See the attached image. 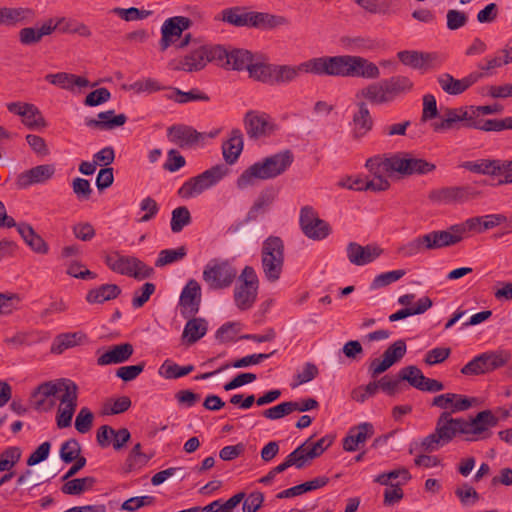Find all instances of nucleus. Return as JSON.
<instances>
[{
    "instance_id": "20",
    "label": "nucleus",
    "mask_w": 512,
    "mask_h": 512,
    "mask_svg": "<svg viewBox=\"0 0 512 512\" xmlns=\"http://www.w3.org/2000/svg\"><path fill=\"white\" fill-rule=\"evenodd\" d=\"M333 439L324 436L315 443L312 444L311 447L308 446L309 440L298 446L293 453H298L296 459L298 460V464L302 469L309 465V463L319 457L331 444Z\"/></svg>"
},
{
    "instance_id": "45",
    "label": "nucleus",
    "mask_w": 512,
    "mask_h": 512,
    "mask_svg": "<svg viewBox=\"0 0 512 512\" xmlns=\"http://www.w3.org/2000/svg\"><path fill=\"white\" fill-rule=\"evenodd\" d=\"M273 67L272 64L251 61L247 71L249 77L263 83L273 84Z\"/></svg>"
},
{
    "instance_id": "26",
    "label": "nucleus",
    "mask_w": 512,
    "mask_h": 512,
    "mask_svg": "<svg viewBox=\"0 0 512 512\" xmlns=\"http://www.w3.org/2000/svg\"><path fill=\"white\" fill-rule=\"evenodd\" d=\"M57 395V386L55 381H47L40 384L32 393L34 407L37 410L48 411L53 408L55 402L51 397Z\"/></svg>"
},
{
    "instance_id": "58",
    "label": "nucleus",
    "mask_w": 512,
    "mask_h": 512,
    "mask_svg": "<svg viewBox=\"0 0 512 512\" xmlns=\"http://www.w3.org/2000/svg\"><path fill=\"white\" fill-rule=\"evenodd\" d=\"M94 415L88 407H82L75 419V429L85 434L89 432L93 426Z\"/></svg>"
},
{
    "instance_id": "30",
    "label": "nucleus",
    "mask_w": 512,
    "mask_h": 512,
    "mask_svg": "<svg viewBox=\"0 0 512 512\" xmlns=\"http://www.w3.org/2000/svg\"><path fill=\"white\" fill-rule=\"evenodd\" d=\"M134 349L130 343H122L112 346L97 359L100 366L118 364L127 361L133 354Z\"/></svg>"
},
{
    "instance_id": "44",
    "label": "nucleus",
    "mask_w": 512,
    "mask_h": 512,
    "mask_svg": "<svg viewBox=\"0 0 512 512\" xmlns=\"http://www.w3.org/2000/svg\"><path fill=\"white\" fill-rule=\"evenodd\" d=\"M390 161H392V155L388 157L377 155L367 159L365 166L374 177H386V174L394 173L390 168Z\"/></svg>"
},
{
    "instance_id": "64",
    "label": "nucleus",
    "mask_w": 512,
    "mask_h": 512,
    "mask_svg": "<svg viewBox=\"0 0 512 512\" xmlns=\"http://www.w3.org/2000/svg\"><path fill=\"white\" fill-rule=\"evenodd\" d=\"M131 407V400L128 396H121L113 400L112 403H106L103 407V413L106 415H116L124 413Z\"/></svg>"
},
{
    "instance_id": "35",
    "label": "nucleus",
    "mask_w": 512,
    "mask_h": 512,
    "mask_svg": "<svg viewBox=\"0 0 512 512\" xmlns=\"http://www.w3.org/2000/svg\"><path fill=\"white\" fill-rule=\"evenodd\" d=\"M329 483V478L326 476L316 477L310 481L301 483L299 485L290 487L286 490L279 492L276 495L278 499L291 498L302 495L307 492H311L326 486Z\"/></svg>"
},
{
    "instance_id": "22",
    "label": "nucleus",
    "mask_w": 512,
    "mask_h": 512,
    "mask_svg": "<svg viewBox=\"0 0 512 512\" xmlns=\"http://www.w3.org/2000/svg\"><path fill=\"white\" fill-rule=\"evenodd\" d=\"M471 400L461 394L445 393L433 398L432 406L453 413L466 411L471 407Z\"/></svg>"
},
{
    "instance_id": "8",
    "label": "nucleus",
    "mask_w": 512,
    "mask_h": 512,
    "mask_svg": "<svg viewBox=\"0 0 512 512\" xmlns=\"http://www.w3.org/2000/svg\"><path fill=\"white\" fill-rule=\"evenodd\" d=\"M106 265L114 272L127 275L138 280L149 278L154 269L146 265L143 261L136 257L120 255L113 252L105 257Z\"/></svg>"
},
{
    "instance_id": "10",
    "label": "nucleus",
    "mask_w": 512,
    "mask_h": 512,
    "mask_svg": "<svg viewBox=\"0 0 512 512\" xmlns=\"http://www.w3.org/2000/svg\"><path fill=\"white\" fill-rule=\"evenodd\" d=\"M345 55L321 56L302 63L305 73L317 76L345 77Z\"/></svg>"
},
{
    "instance_id": "63",
    "label": "nucleus",
    "mask_w": 512,
    "mask_h": 512,
    "mask_svg": "<svg viewBox=\"0 0 512 512\" xmlns=\"http://www.w3.org/2000/svg\"><path fill=\"white\" fill-rule=\"evenodd\" d=\"M446 25L451 31L464 27L468 22V15L460 10L450 9L446 15Z\"/></svg>"
},
{
    "instance_id": "31",
    "label": "nucleus",
    "mask_w": 512,
    "mask_h": 512,
    "mask_svg": "<svg viewBox=\"0 0 512 512\" xmlns=\"http://www.w3.org/2000/svg\"><path fill=\"white\" fill-rule=\"evenodd\" d=\"M201 304V290H182L179 299L180 314L183 318L194 317Z\"/></svg>"
},
{
    "instance_id": "42",
    "label": "nucleus",
    "mask_w": 512,
    "mask_h": 512,
    "mask_svg": "<svg viewBox=\"0 0 512 512\" xmlns=\"http://www.w3.org/2000/svg\"><path fill=\"white\" fill-rule=\"evenodd\" d=\"M304 72L302 63L298 66L274 65L273 84H287L296 80L300 73Z\"/></svg>"
},
{
    "instance_id": "7",
    "label": "nucleus",
    "mask_w": 512,
    "mask_h": 512,
    "mask_svg": "<svg viewBox=\"0 0 512 512\" xmlns=\"http://www.w3.org/2000/svg\"><path fill=\"white\" fill-rule=\"evenodd\" d=\"M237 275L236 267L227 259L213 258L203 270V280L210 288H228Z\"/></svg>"
},
{
    "instance_id": "41",
    "label": "nucleus",
    "mask_w": 512,
    "mask_h": 512,
    "mask_svg": "<svg viewBox=\"0 0 512 512\" xmlns=\"http://www.w3.org/2000/svg\"><path fill=\"white\" fill-rule=\"evenodd\" d=\"M170 93L166 94L165 97L168 100H172L178 104H185L192 101H209L210 97L201 92L197 88H193L190 91L184 92L176 87L169 88Z\"/></svg>"
},
{
    "instance_id": "48",
    "label": "nucleus",
    "mask_w": 512,
    "mask_h": 512,
    "mask_svg": "<svg viewBox=\"0 0 512 512\" xmlns=\"http://www.w3.org/2000/svg\"><path fill=\"white\" fill-rule=\"evenodd\" d=\"M22 450L18 446H9L0 453V472H14L12 469L20 461Z\"/></svg>"
},
{
    "instance_id": "49",
    "label": "nucleus",
    "mask_w": 512,
    "mask_h": 512,
    "mask_svg": "<svg viewBox=\"0 0 512 512\" xmlns=\"http://www.w3.org/2000/svg\"><path fill=\"white\" fill-rule=\"evenodd\" d=\"M193 370V365L179 366L170 360H165L159 368V374L166 379H178L190 374Z\"/></svg>"
},
{
    "instance_id": "51",
    "label": "nucleus",
    "mask_w": 512,
    "mask_h": 512,
    "mask_svg": "<svg viewBox=\"0 0 512 512\" xmlns=\"http://www.w3.org/2000/svg\"><path fill=\"white\" fill-rule=\"evenodd\" d=\"M22 118V123L31 130L45 128L47 126L41 111L34 104H30L26 107L25 114Z\"/></svg>"
},
{
    "instance_id": "18",
    "label": "nucleus",
    "mask_w": 512,
    "mask_h": 512,
    "mask_svg": "<svg viewBox=\"0 0 512 512\" xmlns=\"http://www.w3.org/2000/svg\"><path fill=\"white\" fill-rule=\"evenodd\" d=\"M381 253L382 249L374 245L362 246L356 242H349L346 247L349 262L356 266H364L373 262Z\"/></svg>"
},
{
    "instance_id": "52",
    "label": "nucleus",
    "mask_w": 512,
    "mask_h": 512,
    "mask_svg": "<svg viewBox=\"0 0 512 512\" xmlns=\"http://www.w3.org/2000/svg\"><path fill=\"white\" fill-rule=\"evenodd\" d=\"M401 381H407L412 387L423 389V382L426 377L417 366H406L399 371Z\"/></svg>"
},
{
    "instance_id": "57",
    "label": "nucleus",
    "mask_w": 512,
    "mask_h": 512,
    "mask_svg": "<svg viewBox=\"0 0 512 512\" xmlns=\"http://www.w3.org/2000/svg\"><path fill=\"white\" fill-rule=\"evenodd\" d=\"M406 349L405 341L397 340L384 351L383 359L392 366L404 357Z\"/></svg>"
},
{
    "instance_id": "11",
    "label": "nucleus",
    "mask_w": 512,
    "mask_h": 512,
    "mask_svg": "<svg viewBox=\"0 0 512 512\" xmlns=\"http://www.w3.org/2000/svg\"><path fill=\"white\" fill-rule=\"evenodd\" d=\"M481 194L471 185L449 186L430 191L428 198L438 204H462L476 199Z\"/></svg>"
},
{
    "instance_id": "5",
    "label": "nucleus",
    "mask_w": 512,
    "mask_h": 512,
    "mask_svg": "<svg viewBox=\"0 0 512 512\" xmlns=\"http://www.w3.org/2000/svg\"><path fill=\"white\" fill-rule=\"evenodd\" d=\"M284 266V243L278 236H269L264 240L261 248V267L265 278L276 282Z\"/></svg>"
},
{
    "instance_id": "46",
    "label": "nucleus",
    "mask_w": 512,
    "mask_h": 512,
    "mask_svg": "<svg viewBox=\"0 0 512 512\" xmlns=\"http://www.w3.org/2000/svg\"><path fill=\"white\" fill-rule=\"evenodd\" d=\"M57 394L61 404L78 401V386L70 379L60 378L56 380Z\"/></svg>"
},
{
    "instance_id": "15",
    "label": "nucleus",
    "mask_w": 512,
    "mask_h": 512,
    "mask_svg": "<svg viewBox=\"0 0 512 512\" xmlns=\"http://www.w3.org/2000/svg\"><path fill=\"white\" fill-rule=\"evenodd\" d=\"M54 164H42L19 173L15 178V187L24 190L32 185L43 184L55 174Z\"/></svg>"
},
{
    "instance_id": "4",
    "label": "nucleus",
    "mask_w": 512,
    "mask_h": 512,
    "mask_svg": "<svg viewBox=\"0 0 512 512\" xmlns=\"http://www.w3.org/2000/svg\"><path fill=\"white\" fill-rule=\"evenodd\" d=\"M458 123L463 127L489 131H502L512 129V116L504 119L475 120L468 116L465 108H447L439 121L430 124L434 132H445L458 128Z\"/></svg>"
},
{
    "instance_id": "33",
    "label": "nucleus",
    "mask_w": 512,
    "mask_h": 512,
    "mask_svg": "<svg viewBox=\"0 0 512 512\" xmlns=\"http://www.w3.org/2000/svg\"><path fill=\"white\" fill-rule=\"evenodd\" d=\"M434 241L435 239L433 238V233L431 231L427 234L420 235L403 245L400 248V253L405 257H412L427 250H436Z\"/></svg>"
},
{
    "instance_id": "32",
    "label": "nucleus",
    "mask_w": 512,
    "mask_h": 512,
    "mask_svg": "<svg viewBox=\"0 0 512 512\" xmlns=\"http://www.w3.org/2000/svg\"><path fill=\"white\" fill-rule=\"evenodd\" d=\"M354 2L371 14L390 16L399 10L397 0H354Z\"/></svg>"
},
{
    "instance_id": "37",
    "label": "nucleus",
    "mask_w": 512,
    "mask_h": 512,
    "mask_svg": "<svg viewBox=\"0 0 512 512\" xmlns=\"http://www.w3.org/2000/svg\"><path fill=\"white\" fill-rule=\"evenodd\" d=\"M432 233L435 239V249L437 250L459 243L463 239L464 228L452 225L448 230H434Z\"/></svg>"
},
{
    "instance_id": "12",
    "label": "nucleus",
    "mask_w": 512,
    "mask_h": 512,
    "mask_svg": "<svg viewBox=\"0 0 512 512\" xmlns=\"http://www.w3.org/2000/svg\"><path fill=\"white\" fill-rule=\"evenodd\" d=\"M392 161L389 162L390 168L403 176L414 174H427L435 170L436 166L424 159L416 158L408 152H398L391 154Z\"/></svg>"
},
{
    "instance_id": "9",
    "label": "nucleus",
    "mask_w": 512,
    "mask_h": 512,
    "mask_svg": "<svg viewBox=\"0 0 512 512\" xmlns=\"http://www.w3.org/2000/svg\"><path fill=\"white\" fill-rule=\"evenodd\" d=\"M212 58L215 59L216 65L226 70L247 71L254 55L246 49L215 45Z\"/></svg>"
},
{
    "instance_id": "62",
    "label": "nucleus",
    "mask_w": 512,
    "mask_h": 512,
    "mask_svg": "<svg viewBox=\"0 0 512 512\" xmlns=\"http://www.w3.org/2000/svg\"><path fill=\"white\" fill-rule=\"evenodd\" d=\"M318 214L311 206H304L300 210L299 224L303 234L311 232L312 224L318 219Z\"/></svg>"
},
{
    "instance_id": "6",
    "label": "nucleus",
    "mask_w": 512,
    "mask_h": 512,
    "mask_svg": "<svg viewBox=\"0 0 512 512\" xmlns=\"http://www.w3.org/2000/svg\"><path fill=\"white\" fill-rule=\"evenodd\" d=\"M228 171L229 169L225 164L212 166L201 174L185 181L179 188L178 195L185 199L196 197L219 183L228 174Z\"/></svg>"
},
{
    "instance_id": "60",
    "label": "nucleus",
    "mask_w": 512,
    "mask_h": 512,
    "mask_svg": "<svg viewBox=\"0 0 512 512\" xmlns=\"http://www.w3.org/2000/svg\"><path fill=\"white\" fill-rule=\"evenodd\" d=\"M21 298L16 293H0V315L11 314L18 309Z\"/></svg>"
},
{
    "instance_id": "3",
    "label": "nucleus",
    "mask_w": 512,
    "mask_h": 512,
    "mask_svg": "<svg viewBox=\"0 0 512 512\" xmlns=\"http://www.w3.org/2000/svg\"><path fill=\"white\" fill-rule=\"evenodd\" d=\"M412 80L403 75L392 76L358 90L356 98L364 99L372 105H386L413 90Z\"/></svg>"
},
{
    "instance_id": "17",
    "label": "nucleus",
    "mask_w": 512,
    "mask_h": 512,
    "mask_svg": "<svg viewBox=\"0 0 512 512\" xmlns=\"http://www.w3.org/2000/svg\"><path fill=\"white\" fill-rule=\"evenodd\" d=\"M345 77H362L377 79L380 70L376 64L366 58L353 55H345Z\"/></svg>"
},
{
    "instance_id": "43",
    "label": "nucleus",
    "mask_w": 512,
    "mask_h": 512,
    "mask_svg": "<svg viewBox=\"0 0 512 512\" xmlns=\"http://www.w3.org/2000/svg\"><path fill=\"white\" fill-rule=\"evenodd\" d=\"M83 334L75 332V333H64L55 337L52 345H51V353L53 354H61L66 349L72 348L79 344L81 339L83 338Z\"/></svg>"
},
{
    "instance_id": "14",
    "label": "nucleus",
    "mask_w": 512,
    "mask_h": 512,
    "mask_svg": "<svg viewBox=\"0 0 512 512\" xmlns=\"http://www.w3.org/2000/svg\"><path fill=\"white\" fill-rule=\"evenodd\" d=\"M193 22L185 16H174L166 19L161 27L160 50L165 51L181 38L182 33L192 26Z\"/></svg>"
},
{
    "instance_id": "54",
    "label": "nucleus",
    "mask_w": 512,
    "mask_h": 512,
    "mask_svg": "<svg viewBox=\"0 0 512 512\" xmlns=\"http://www.w3.org/2000/svg\"><path fill=\"white\" fill-rule=\"evenodd\" d=\"M191 214L186 206H180L172 211L171 230L173 233H179L183 228L191 223Z\"/></svg>"
},
{
    "instance_id": "50",
    "label": "nucleus",
    "mask_w": 512,
    "mask_h": 512,
    "mask_svg": "<svg viewBox=\"0 0 512 512\" xmlns=\"http://www.w3.org/2000/svg\"><path fill=\"white\" fill-rule=\"evenodd\" d=\"M95 483L96 479L94 477L76 478L67 481L61 487V491L67 495H80L85 490L92 488Z\"/></svg>"
},
{
    "instance_id": "39",
    "label": "nucleus",
    "mask_w": 512,
    "mask_h": 512,
    "mask_svg": "<svg viewBox=\"0 0 512 512\" xmlns=\"http://www.w3.org/2000/svg\"><path fill=\"white\" fill-rule=\"evenodd\" d=\"M460 167L476 174L498 176L499 159H478L476 161H465Z\"/></svg>"
},
{
    "instance_id": "24",
    "label": "nucleus",
    "mask_w": 512,
    "mask_h": 512,
    "mask_svg": "<svg viewBox=\"0 0 512 512\" xmlns=\"http://www.w3.org/2000/svg\"><path fill=\"white\" fill-rule=\"evenodd\" d=\"M357 111L353 114V137L360 139L370 132L374 125L368 105L365 101H359L356 104Z\"/></svg>"
},
{
    "instance_id": "28",
    "label": "nucleus",
    "mask_w": 512,
    "mask_h": 512,
    "mask_svg": "<svg viewBox=\"0 0 512 512\" xmlns=\"http://www.w3.org/2000/svg\"><path fill=\"white\" fill-rule=\"evenodd\" d=\"M44 79L52 85L69 91H72L75 86L81 88L90 85L87 78L67 72L50 73L47 74Z\"/></svg>"
},
{
    "instance_id": "56",
    "label": "nucleus",
    "mask_w": 512,
    "mask_h": 512,
    "mask_svg": "<svg viewBox=\"0 0 512 512\" xmlns=\"http://www.w3.org/2000/svg\"><path fill=\"white\" fill-rule=\"evenodd\" d=\"M81 446L79 442L71 438L65 441L60 448V458L64 463H72L75 459L80 457Z\"/></svg>"
},
{
    "instance_id": "2",
    "label": "nucleus",
    "mask_w": 512,
    "mask_h": 512,
    "mask_svg": "<svg viewBox=\"0 0 512 512\" xmlns=\"http://www.w3.org/2000/svg\"><path fill=\"white\" fill-rule=\"evenodd\" d=\"M294 154L285 149L255 162L237 178L236 185L245 189L255 184L256 180L274 179L284 174L293 164Z\"/></svg>"
},
{
    "instance_id": "59",
    "label": "nucleus",
    "mask_w": 512,
    "mask_h": 512,
    "mask_svg": "<svg viewBox=\"0 0 512 512\" xmlns=\"http://www.w3.org/2000/svg\"><path fill=\"white\" fill-rule=\"evenodd\" d=\"M437 83L441 89L449 95L462 94L459 79L454 78L449 73H442L437 77Z\"/></svg>"
},
{
    "instance_id": "19",
    "label": "nucleus",
    "mask_w": 512,
    "mask_h": 512,
    "mask_svg": "<svg viewBox=\"0 0 512 512\" xmlns=\"http://www.w3.org/2000/svg\"><path fill=\"white\" fill-rule=\"evenodd\" d=\"M214 46H201L190 54L186 55L181 61L177 69L186 72L199 71L203 69L208 62H214L212 58V52Z\"/></svg>"
},
{
    "instance_id": "47",
    "label": "nucleus",
    "mask_w": 512,
    "mask_h": 512,
    "mask_svg": "<svg viewBox=\"0 0 512 512\" xmlns=\"http://www.w3.org/2000/svg\"><path fill=\"white\" fill-rule=\"evenodd\" d=\"M276 197V191L273 188H268L260 192L253 206L248 212V219H256L259 213L263 212L269 207Z\"/></svg>"
},
{
    "instance_id": "25",
    "label": "nucleus",
    "mask_w": 512,
    "mask_h": 512,
    "mask_svg": "<svg viewBox=\"0 0 512 512\" xmlns=\"http://www.w3.org/2000/svg\"><path fill=\"white\" fill-rule=\"evenodd\" d=\"M127 121L125 114H115L114 110L100 112L97 119L86 118L85 124L89 128L99 130H112L116 127L123 126Z\"/></svg>"
},
{
    "instance_id": "36",
    "label": "nucleus",
    "mask_w": 512,
    "mask_h": 512,
    "mask_svg": "<svg viewBox=\"0 0 512 512\" xmlns=\"http://www.w3.org/2000/svg\"><path fill=\"white\" fill-rule=\"evenodd\" d=\"M510 358V353L504 350L485 352L478 355L480 368L483 370V374L505 366L509 362Z\"/></svg>"
},
{
    "instance_id": "23",
    "label": "nucleus",
    "mask_w": 512,
    "mask_h": 512,
    "mask_svg": "<svg viewBox=\"0 0 512 512\" xmlns=\"http://www.w3.org/2000/svg\"><path fill=\"white\" fill-rule=\"evenodd\" d=\"M374 434V427L371 423L364 422L352 427L347 436L343 439V449L348 452H354L359 446L364 444L367 439Z\"/></svg>"
},
{
    "instance_id": "16",
    "label": "nucleus",
    "mask_w": 512,
    "mask_h": 512,
    "mask_svg": "<svg viewBox=\"0 0 512 512\" xmlns=\"http://www.w3.org/2000/svg\"><path fill=\"white\" fill-rule=\"evenodd\" d=\"M170 142L182 149L194 148L203 141L204 135L191 126L184 124L172 125L167 129Z\"/></svg>"
},
{
    "instance_id": "40",
    "label": "nucleus",
    "mask_w": 512,
    "mask_h": 512,
    "mask_svg": "<svg viewBox=\"0 0 512 512\" xmlns=\"http://www.w3.org/2000/svg\"><path fill=\"white\" fill-rule=\"evenodd\" d=\"M207 332V321L203 318H188L185 324L182 338L191 345L200 340Z\"/></svg>"
},
{
    "instance_id": "1",
    "label": "nucleus",
    "mask_w": 512,
    "mask_h": 512,
    "mask_svg": "<svg viewBox=\"0 0 512 512\" xmlns=\"http://www.w3.org/2000/svg\"><path fill=\"white\" fill-rule=\"evenodd\" d=\"M498 422L491 410L480 411L470 419L453 418L451 412L443 411L436 420L434 432L422 439L420 447L424 452H434L460 434L465 435L466 441L484 440L491 436L490 429Z\"/></svg>"
},
{
    "instance_id": "27",
    "label": "nucleus",
    "mask_w": 512,
    "mask_h": 512,
    "mask_svg": "<svg viewBox=\"0 0 512 512\" xmlns=\"http://www.w3.org/2000/svg\"><path fill=\"white\" fill-rule=\"evenodd\" d=\"M400 62L413 69L427 70L431 63L436 59V54L425 53L415 50H403L397 54Z\"/></svg>"
},
{
    "instance_id": "29",
    "label": "nucleus",
    "mask_w": 512,
    "mask_h": 512,
    "mask_svg": "<svg viewBox=\"0 0 512 512\" xmlns=\"http://www.w3.org/2000/svg\"><path fill=\"white\" fill-rule=\"evenodd\" d=\"M243 134L240 129H232L229 138L222 144L223 158L227 164H234L243 150Z\"/></svg>"
},
{
    "instance_id": "13",
    "label": "nucleus",
    "mask_w": 512,
    "mask_h": 512,
    "mask_svg": "<svg viewBox=\"0 0 512 512\" xmlns=\"http://www.w3.org/2000/svg\"><path fill=\"white\" fill-rule=\"evenodd\" d=\"M246 133L251 139L268 137L274 133L277 125L266 113L250 110L244 116Z\"/></svg>"
},
{
    "instance_id": "21",
    "label": "nucleus",
    "mask_w": 512,
    "mask_h": 512,
    "mask_svg": "<svg viewBox=\"0 0 512 512\" xmlns=\"http://www.w3.org/2000/svg\"><path fill=\"white\" fill-rule=\"evenodd\" d=\"M254 12L247 6H233L223 9L219 19L234 27L252 28Z\"/></svg>"
},
{
    "instance_id": "55",
    "label": "nucleus",
    "mask_w": 512,
    "mask_h": 512,
    "mask_svg": "<svg viewBox=\"0 0 512 512\" xmlns=\"http://www.w3.org/2000/svg\"><path fill=\"white\" fill-rule=\"evenodd\" d=\"M187 254V250L184 246L177 249H164L158 254V258L155 261L156 267H164L174 262L182 260Z\"/></svg>"
},
{
    "instance_id": "61",
    "label": "nucleus",
    "mask_w": 512,
    "mask_h": 512,
    "mask_svg": "<svg viewBox=\"0 0 512 512\" xmlns=\"http://www.w3.org/2000/svg\"><path fill=\"white\" fill-rule=\"evenodd\" d=\"M155 497L150 495L131 497L124 501L121 509L129 512H135L142 507L153 505Z\"/></svg>"
},
{
    "instance_id": "38",
    "label": "nucleus",
    "mask_w": 512,
    "mask_h": 512,
    "mask_svg": "<svg viewBox=\"0 0 512 512\" xmlns=\"http://www.w3.org/2000/svg\"><path fill=\"white\" fill-rule=\"evenodd\" d=\"M33 16L34 12L30 8L2 7L0 8V26H13L19 22L30 20Z\"/></svg>"
},
{
    "instance_id": "53",
    "label": "nucleus",
    "mask_w": 512,
    "mask_h": 512,
    "mask_svg": "<svg viewBox=\"0 0 512 512\" xmlns=\"http://www.w3.org/2000/svg\"><path fill=\"white\" fill-rule=\"evenodd\" d=\"M297 454L298 453L293 452L288 454L282 463L271 469L265 476L260 478L259 482L262 484H269L278 473H282L292 466H295L297 469H302V467H300L298 464V460L296 459Z\"/></svg>"
},
{
    "instance_id": "34",
    "label": "nucleus",
    "mask_w": 512,
    "mask_h": 512,
    "mask_svg": "<svg viewBox=\"0 0 512 512\" xmlns=\"http://www.w3.org/2000/svg\"><path fill=\"white\" fill-rule=\"evenodd\" d=\"M275 352H276V350H274V351H272L270 353H259V354L247 355V356H245V357H243L241 359H238V360L234 361L232 364H228V363L224 364L223 366H221L216 371L207 372V373L201 374L199 376H196L195 379L196 380L208 379V378L212 377L214 374L222 372V371L230 368L231 366L234 367V368H243V367H247L249 365L259 364L262 361H264V360L268 359L269 357H271L273 354H275Z\"/></svg>"
}]
</instances>
